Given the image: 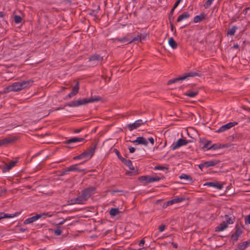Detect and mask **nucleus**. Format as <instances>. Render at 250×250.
I'll return each mask as SVG.
<instances>
[{
  "label": "nucleus",
  "mask_w": 250,
  "mask_h": 250,
  "mask_svg": "<svg viewBox=\"0 0 250 250\" xmlns=\"http://www.w3.org/2000/svg\"><path fill=\"white\" fill-rule=\"evenodd\" d=\"M225 218L226 219V221H224L225 223H227V225L229 224H232L234 223V221L235 220V217L234 216H229L228 215H225Z\"/></svg>",
  "instance_id": "cd10ccee"
},
{
  "label": "nucleus",
  "mask_w": 250,
  "mask_h": 250,
  "mask_svg": "<svg viewBox=\"0 0 250 250\" xmlns=\"http://www.w3.org/2000/svg\"><path fill=\"white\" fill-rule=\"evenodd\" d=\"M64 108V107H59L56 109H54L52 110V111L58 110L63 109Z\"/></svg>",
  "instance_id": "69168bd1"
},
{
  "label": "nucleus",
  "mask_w": 250,
  "mask_h": 250,
  "mask_svg": "<svg viewBox=\"0 0 250 250\" xmlns=\"http://www.w3.org/2000/svg\"><path fill=\"white\" fill-rule=\"evenodd\" d=\"M175 9V8H174V7H173V8L171 9V11H170V13H169V15H171H171H173V12H174V11Z\"/></svg>",
  "instance_id": "052dcab7"
},
{
  "label": "nucleus",
  "mask_w": 250,
  "mask_h": 250,
  "mask_svg": "<svg viewBox=\"0 0 250 250\" xmlns=\"http://www.w3.org/2000/svg\"><path fill=\"white\" fill-rule=\"evenodd\" d=\"M245 223L246 225L250 224V214L245 217Z\"/></svg>",
  "instance_id": "37998d69"
},
{
  "label": "nucleus",
  "mask_w": 250,
  "mask_h": 250,
  "mask_svg": "<svg viewBox=\"0 0 250 250\" xmlns=\"http://www.w3.org/2000/svg\"><path fill=\"white\" fill-rule=\"evenodd\" d=\"M20 214V212H16L13 214H6L4 212L0 213V220L6 218H12Z\"/></svg>",
  "instance_id": "6ab92c4d"
},
{
  "label": "nucleus",
  "mask_w": 250,
  "mask_h": 250,
  "mask_svg": "<svg viewBox=\"0 0 250 250\" xmlns=\"http://www.w3.org/2000/svg\"><path fill=\"white\" fill-rule=\"evenodd\" d=\"M190 16V15L188 12H184L180 15L177 19V22H179L181 21L182 20L188 19Z\"/></svg>",
  "instance_id": "a878e982"
},
{
  "label": "nucleus",
  "mask_w": 250,
  "mask_h": 250,
  "mask_svg": "<svg viewBox=\"0 0 250 250\" xmlns=\"http://www.w3.org/2000/svg\"><path fill=\"white\" fill-rule=\"evenodd\" d=\"M249 246H250V240L239 244L237 248L238 250H244Z\"/></svg>",
  "instance_id": "4be33fe9"
},
{
  "label": "nucleus",
  "mask_w": 250,
  "mask_h": 250,
  "mask_svg": "<svg viewBox=\"0 0 250 250\" xmlns=\"http://www.w3.org/2000/svg\"><path fill=\"white\" fill-rule=\"evenodd\" d=\"M166 229V226L163 225L159 227V230L160 232H163Z\"/></svg>",
  "instance_id": "c03bdc74"
},
{
  "label": "nucleus",
  "mask_w": 250,
  "mask_h": 250,
  "mask_svg": "<svg viewBox=\"0 0 250 250\" xmlns=\"http://www.w3.org/2000/svg\"><path fill=\"white\" fill-rule=\"evenodd\" d=\"M103 60V57L98 54H93L90 56L88 58L89 62H93V65H97L99 62H102Z\"/></svg>",
  "instance_id": "9b49d317"
},
{
  "label": "nucleus",
  "mask_w": 250,
  "mask_h": 250,
  "mask_svg": "<svg viewBox=\"0 0 250 250\" xmlns=\"http://www.w3.org/2000/svg\"><path fill=\"white\" fill-rule=\"evenodd\" d=\"M147 122V121H145L143 122V121L141 119L138 120L136 121L134 123L132 124H129L127 125L128 128L130 131H132L134 129H135L139 127L140 125H144Z\"/></svg>",
  "instance_id": "f8f14e48"
},
{
  "label": "nucleus",
  "mask_w": 250,
  "mask_h": 250,
  "mask_svg": "<svg viewBox=\"0 0 250 250\" xmlns=\"http://www.w3.org/2000/svg\"><path fill=\"white\" fill-rule=\"evenodd\" d=\"M132 143L138 145H143L144 146H147V141L143 137H138L136 140L131 141Z\"/></svg>",
  "instance_id": "f3484780"
},
{
  "label": "nucleus",
  "mask_w": 250,
  "mask_h": 250,
  "mask_svg": "<svg viewBox=\"0 0 250 250\" xmlns=\"http://www.w3.org/2000/svg\"><path fill=\"white\" fill-rule=\"evenodd\" d=\"M27 230V229H25V228H21L20 229V231L21 232H24V231H25Z\"/></svg>",
  "instance_id": "e2e57ef3"
},
{
  "label": "nucleus",
  "mask_w": 250,
  "mask_h": 250,
  "mask_svg": "<svg viewBox=\"0 0 250 250\" xmlns=\"http://www.w3.org/2000/svg\"><path fill=\"white\" fill-rule=\"evenodd\" d=\"M33 83V81L31 80L15 82L12 84L7 86L6 88V90L7 92L20 91L31 85Z\"/></svg>",
  "instance_id": "f257e3e1"
},
{
  "label": "nucleus",
  "mask_w": 250,
  "mask_h": 250,
  "mask_svg": "<svg viewBox=\"0 0 250 250\" xmlns=\"http://www.w3.org/2000/svg\"><path fill=\"white\" fill-rule=\"evenodd\" d=\"M168 43L173 49H176L177 47V43L172 37L169 38Z\"/></svg>",
  "instance_id": "7c9ffc66"
},
{
  "label": "nucleus",
  "mask_w": 250,
  "mask_h": 250,
  "mask_svg": "<svg viewBox=\"0 0 250 250\" xmlns=\"http://www.w3.org/2000/svg\"><path fill=\"white\" fill-rule=\"evenodd\" d=\"M129 151L130 153H133L135 151V148L132 146H129L128 147Z\"/></svg>",
  "instance_id": "de8ad7c7"
},
{
  "label": "nucleus",
  "mask_w": 250,
  "mask_h": 250,
  "mask_svg": "<svg viewBox=\"0 0 250 250\" xmlns=\"http://www.w3.org/2000/svg\"><path fill=\"white\" fill-rule=\"evenodd\" d=\"M170 29H171V31H173L174 29V26L173 23H170Z\"/></svg>",
  "instance_id": "13d9d810"
},
{
  "label": "nucleus",
  "mask_w": 250,
  "mask_h": 250,
  "mask_svg": "<svg viewBox=\"0 0 250 250\" xmlns=\"http://www.w3.org/2000/svg\"><path fill=\"white\" fill-rule=\"evenodd\" d=\"M204 186L214 187L218 189H221L223 188V184L218 182H207L204 184Z\"/></svg>",
  "instance_id": "2eb2a0df"
},
{
  "label": "nucleus",
  "mask_w": 250,
  "mask_h": 250,
  "mask_svg": "<svg viewBox=\"0 0 250 250\" xmlns=\"http://www.w3.org/2000/svg\"><path fill=\"white\" fill-rule=\"evenodd\" d=\"M182 1V0H177L175 3H174V6L173 7H174V8H177V7L178 6V5L179 4V3H180V2Z\"/></svg>",
  "instance_id": "09e8293b"
},
{
  "label": "nucleus",
  "mask_w": 250,
  "mask_h": 250,
  "mask_svg": "<svg viewBox=\"0 0 250 250\" xmlns=\"http://www.w3.org/2000/svg\"><path fill=\"white\" fill-rule=\"evenodd\" d=\"M119 212V210L118 208H112L109 211V214L111 216H114L118 214Z\"/></svg>",
  "instance_id": "c9c22d12"
},
{
  "label": "nucleus",
  "mask_w": 250,
  "mask_h": 250,
  "mask_svg": "<svg viewBox=\"0 0 250 250\" xmlns=\"http://www.w3.org/2000/svg\"><path fill=\"white\" fill-rule=\"evenodd\" d=\"M22 21V18L20 16L15 15L14 16V21L16 23H19Z\"/></svg>",
  "instance_id": "58836bf2"
},
{
  "label": "nucleus",
  "mask_w": 250,
  "mask_h": 250,
  "mask_svg": "<svg viewBox=\"0 0 250 250\" xmlns=\"http://www.w3.org/2000/svg\"><path fill=\"white\" fill-rule=\"evenodd\" d=\"M16 139L14 138H4L0 140V146L14 142Z\"/></svg>",
  "instance_id": "412c9836"
},
{
  "label": "nucleus",
  "mask_w": 250,
  "mask_h": 250,
  "mask_svg": "<svg viewBox=\"0 0 250 250\" xmlns=\"http://www.w3.org/2000/svg\"><path fill=\"white\" fill-rule=\"evenodd\" d=\"M164 177H159L158 176L151 177L149 176H142L139 177L138 180L142 182H144L145 184H147L152 183L156 181H158L161 179H163Z\"/></svg>",
  "instance_id": "423d86ee"
},
{
  "label": "nucleus",
  "mask_w": 250,
  "mask_h": 250,
  "mask_svg": "<svg viewBox=\"0 0 250 250\" xmlns=\"http://www.w3.org/2000/svg\"><path fill=\"white\" fill-rule=\"evenodd\" d=\"M17 163V161H12L7 165L2 167V171L3 173L6 172L14 167L16 164Z\"/></svg>",
  "instance_id": "a211bd4d"
},
{
  "label": "nucleus",
  "mask_w": 250,
  "mask_h": 250,
  "mask_svg": "<svg viewBox=\"0 0 250 250\" xmlns=\"http://www.w3.org/2000/svg\"><path fill=\"white\" fill-rule=\"evenodd\" d=\"M97 143L93 144L87 150L81 153L82 159H86V161L90 159L95 153V150L97 147Z\"/></svg>",
  "instance_id": "20e7f679"
},
{
  "label": "nucleus",
  "mask_w": 250,
  "mask_h": 250,
  "mask_svg": "<svg viewBox=\"0 0 250 250\" xmlns=\"http://www.w3.org/2000/svg\"><path fill=\"white\" fill-rule=\"evenodd\" d=\"M0 190H1V192H5L6 191V189L4 188H1Z\"/></svg>",
  "instance_id": "774afa93"
},
{
  "label": "nucleus",
  "mask_w": 250,
  "mask_h": 250,
  "mask_svg": "<svg viewBox=\"0 0 250 250\" xmlns=\"http://www.w3.org/2000/svg\"><path fill=\"white\" fill-rule=\"evenodd\" d=\"M238 27L236 26H233L231 28L229 29L227 31V35L229 36H233L236 31L238 29Z\"/></svg>",
  "instance_id": "c756f323"
},
{
  "label": "nucleus",
  "mask_w": 250,
  "mask_h": 250,
  "mask_svg": "<svg viewBox=\"0 0 250 250\" xmlns=\"http://www.w3.org/2000/svg\"><path fill=\"white\" fill-rule=\"evenodd\" d=\"M239 47V45L238 44H235L233 45V46H232V48H234V49H237Z\"/></svg>",
  "instance_id": "680f3d73"
},
{
  "label": "nucleus",
  "mask_w": 250,
  "mask_h": 250,
  "mask_svg": "<svg viewBox=\"0 0 250 250\" xmlns=\"http://www.w3.org/2000/svg\"><path fill=\"white\" fill-rule=\"evenodd\" d=\"M62 231L59 227H57V228L54 230V233L56 235H60L62 234Z\"/></svg>",
  "instance_id": "79ce46f5"
},
{
  "label": "nucleus",
  "mask_w": 250,
  "mask_h": 250,
  "mask_svg": "<svg viewBox=\"0 0 250 250\" xmlns=\"http://www.w3.org/2000/svg\"><path fill=\"white\" fill-rule=\"evenodd\" d=\"M171 245H172L173 246V247L174 248H175V249L177 248V247H178V245H177V244H176V243H175L172 242V243H171Z\"/></svg>",
  "instance_id": "bf43d9fd"
},
{
  "label": "nucleus",
  "mask_w": 250,
  "mask_h": 250,
  "mask_svg": "<svg viewBox=\"0 0 250 250\" xmlns=\"http://www.w3.org/2000/svg\"><path fill=\"white\" fill-rule=\"evenodd\" d=\"M205 167V166L204 165V163H202V164H200V165H199V168H200L201 170H203V168L204 167Z\"/></svg>",
  "instance_id": "5fc2aeb1"
},
{
  "label": "nucleus",
  "mask_w": 250,
  "mask_h": 250,
  "mask_svg": "<svg viewBox=\"0 0 250 250\" xmlns=\"http://www.w3.org/2000/svg\"><path fill=\"white\" fill-rule=\"evenodd\" d=\"M68 171H67V167L62 171V175L66 174Z\"/></svg>",
  "instance_id": "0e129e2a"
},
{
  "label": "nucleus",
  "mask_w": 250,
  "mask_h": 250,
  "mask_svg": "<svg viewBox=\"0 0 250 250\" xmlns=\"http://www.w3.org/2000/svg\"><path fill=\"white\" fill-rule=\"evenodd\" d=\"M102 98L99 96H95L94 97H91L88 99L83 98L79 99L77 101H71L68 103L66 105L69 107H76L82 105H84L88 103H94L98 102L102 100Z\"/></svg>",
  "instance_id": "f03ea898"
},
{
  "label": "nucleus",
  "mask_w": 250,
  "mask_h": 250,
  "mask_svg": "<svg viewBox=\"0 0 250 250\" xmlns=\"http://www.w3.org/2000/svg\"><path fill=\"white\" fill-rule=\"evenodd\" d=\"M195 76H201V74H199L196 72H190L187 74H185L183 76L169 80L167 82V84L168 85H169L170 84L179 82V81H183L185 79H188L189 77H193Z\"/></svg>",
  "instance_id": "7ed1b4c3"
},
{
  "label": "nucleus",
  "mask_w": 250,
  "mask_h": 250,
  "mask_svg": "<svg viewBox=\"0 0 250 250\" xmlns=\"http://www.w3.org/2000/svg\"><path fill=\"white\" fill-rule=\"evenodd\" d=\"M210 147H211V149H212V150H216V149H218L223 148V147L222 146L221 144H212L211 146Z\"/></svg>",
  "instance_id": "4c0bfd02"
},
{
  "label": "nucleus",
  "mask_w": 250,
  "mask_h": 250,
  "mask_svg": "<svg viewBox=\"0 0 250 250\" xmlns=\"http://www.w3.org/2000/svg\"><path fill=\"white\" fill-rule=\"evenodd\" d=\"M142 40V34H140L137 37L133 38L131 40L128 42V43H131L135 41L141 42Z\"/></svg>",
  "instance_id": "e433bc0d"
},
{
  "label": "nucleus",
  "mask_w": 250,
  "mask_h": 250,
  "mask_svg": "<svg viewBox=\"0 0 250 250\" xmlns=\"http://www.w3.org/2000/svg\"><path fill=\"white\" fill-rule=\"evenodd\" d=\"M83 142V143L85 142L86 141L83 138H78L76 137H73L72 138H70L68 140H66L64 142V143L66 144H71L72 143H76V142Z\"/></svg>",
  "instance_id": "dca6fc26"
},
{
  "label": "nucleus",
  "mask_w": 250,
  "mask_h": 250,
  "mask_svg": "<svg viewBox=\"0 0 250 250\" xmlns=\"http://www.w3.org/2000/svg\"><path fill=\"white\" fill-rule=\"evenodd\" d=\"M145 240L144 239H142L139 242V246L140 247L143 246L144 245V244H145Z\"/></svg>",
  "instance_id": "603ef678"
},
{
  "label": "nucleus",
  "mask_w": 250,
  "mask_h": 250,
  "mask_svg": "<svg viewBox=\"0 0 250 250\" xmlns=\"http://www.w3.org/2000/svg\"><path fill=\"white\" fill-rule=\"evenodd\" d=\"M114 151L115 152V153H116V154L117 155L118 158H119V159L120 160V161H123V159H124V158H123L121 155V154L120 153V152L117 149H114Z\"/></svg>",
  "instance_id": "a19ab883"
},
{
  "label": "nucleus",
  "mask_w": 250,
  "mask_h": 250,
  "mask_svg": "<svg viewBox=\"0 0 250 250\" xmlns=\"http://www.w3.org/2000/svg\"><path fill=\"white\" fill-rule=\"evenodd\" d=\"M74 94L72 92H71L70 93H69L65 97V98H64L65 100L67 99H68V98H71L72 97H73L74 96Z\"/></svg>",
  "instance_id": "a18cd8bd"
},
{
  "label": "nucleus",
  "mask_w": 250,
  "mask_h": 250,
  "mask_svg": "<svg viewBox=\"0 0 250 250\" xmlns=\"http://www.w3.org/2000/svg\"><path fill=\"white\" fill-rule=\"evenodd\" d=\"M201 143L203 145L201 149L205 151L211 149L212 142L211 141L207 140L205 139L200 140Z\"/></svg>",
  "instance_id": "4468645a"
},
{
  "label": "nucleus",
  "mask_w": 250,
  "mask_h": 250,
  "mask_svg": "<svg viewBox=\"0 0 250 250\" xmlns=\"http://www.w3.org/2000/svg\"><path fill=\"white\" fill-rule=\"evenodd\" d=\"M206 15L204 13H201L200 15L196 16L194 18L193 22L195 23L200 22L205 19Z\"/></svg>",
  "instance_id": "393cba45"
},
{
  "label": "nucleus",
  "mask_w": 250,
  "mask_h": 250,
  "mask_svg": "<svg viewBox=\"0 0 250 250\" xmlns=\"http://www.w3.org/2000/svg\"><path fill=\"white\" fill-rule=\"evenodd\" d=\"M243 230L238 224L235 226V231L231 235V239L234 241H237L239 237L243 233Z\"/></svg>",
  "instance_id": "1a4fd4ad"
},
{
  "label": "nucleus",
  "mask_w": 250,
  "mask_h": 250,
  "mask_svg": "<svg viewBox=\"0 0 250 250\" xmlns=\"http://www.w3.org/2000/svg\"><path fill=\"white\" fill-rule=\"evenodd\" d=\"M174 17H173V15H169V16H168V20L169 21V24L171 23H173L172 21H173L174 20Z\"/></svg>",
  "instance_id": "8fccbe9b"
},
{
  "label": "nucleus",
  "mask_w": 250,
  "mask_h": 250,
  "mask_svg": "<svg viewBox=\"0 0 250 250\" xmlns=\"http://www.w3.org/2000/svg\"><path fill=\"white\" fill-rule=\"evenodd\" d=\"M250 10V7H247V8H246L245 9H244L243 10V12H242V13H243L244 15H246V14H247V12H248V11L249 10Z\"/></svg>",
  "instance_id": "3c124183"
},
{
  "label": "nucleus",
  "mask_w": 250,
  "mask_h": 250,
  "mask_svg": "<svg viewBox=\"0 0 250 250\" xmlns=\"http://www.w3.org/2000/svg\"><path fill=\"white\" fill-rule=\"evenodd\" d=\"M52 216V215L50 214L49 212H43L41 214H37L35 216H33L31 217L25 219L23 222V224L24 225H27L28 224L33 223L42 217H43V218H45L46 216L51 217Z\"/></svg>",
  "instance_id": "39448f33"
},
{
  "label": "nucleus",
  "mask_w": 250,
  "mask_h": 250,
  "mask_svg": "<svg viewBox=\"0 0 250 250\" xmlns=\"http://www.w3.org/2000/svg\"><path fill=\"white\" fill-rule=\"evenodd\" d=\"M219 163V161L212 160L204 162L205 167L214 166Z\"/></svg>",
  "instance_id": "c85d7f7f"
},
{
  "label": "nucleus",
  "mask_w": 250,
  "mask_h": 250,
  "mask_svg": "<svg viewBox=\"0 0 250 250\" xmlns=\"http://www.w3.org/2000/svg\"><path fill=\"white\" fill-rule=\"evenodd\" d=\"M198 94V91L195 90L193 91H188L185 93V95L190 97H194Z\"/></svg>",
  "instance_id": "72a5a7b5"
},
{
  "label": "nucleus",
  "mask_w": 250,
  "mask_h": 250,
  "mask_svg": "<svg viewBox=\"0 0 250 250\" xmlns=\"http://www.w3.org/2000/svg\"><path fill=\"white\" fill-rule=\"evenodd\" d=\"M65 220H63V221H61V222H59V223L58 224V225H62V224H64V223L65 222Z\"/></svg>",
  "instance_id": "338daca9"
},
{
  "label": "nucleus",
  "mask_w": 250,
  "mask_h": 250,
  "mask_svg": "<svg viewBox=\"0 0 250 250\" xmlns=\"http://www.w3.org/2000/svg\"><path fill=\"white\" fill-rule=\"evenodd\" d=\"M114 40H115V41H116L119 42H123V43H125V42H127L128 43V42L130 41V40L129 39H128L126 37H125L123 38H116Z\"/></svg>",
  "instance_id": "f704fd0d"
},
{
  "label": "nucleus",
  "mask_w": 250,
  "mask_h": 250,
  "mask_svg": "<svg viewBox=\"0 0 250 250\" xmlns=\"http://www.w3.org/2000/svg\"><path fill=\"white\" fill-rule=\"evenodd\" d=\"M154 170H168V167H164L162 166H157L154 167Z\"/></svg>",
  "instance_id": "ea45409f"
},
{
  "label": "nucleus",
  "mask_w": 250,
  "mask_h": 250,
  "mask_svg": "<svg viewBox=\"0 0 250 250\" xmlns=\"http://www.w3.org/2000/svg\"><path fill=\"white\" fill-rule=\"evenodd\" d=\"M172 204H168V201H167V202L165 203L163 205V208H167V206H169V205H172Z\"/></svg>",
  "instance_id": "4d7b16f0"
},
{
  "label": "nucleus",
  "mask_w": 250,
  "mask_h": 250,
  "mask_svg": "<svg viewBox=\"0 0 250 250\" xmlns=\"http://www.w3.org/2000/svg\"><path fill=\"white\" fill-rule=\"evenodd\" d=\"M237 124V123L236 122H229L221 126L216 131V132L220 133L224 132L225 131L231 128Z\"/></svg>",
  "instance_id": "ddd939ff"
},
{
  "label": "nucleus",
  "mask_w": 250,
  "mask_h": 250,
  "mask_svg": "<svg viewBox=\"0 0 250 250\" xmlns=\"http://www.w3.org/2000/svg\"><path fill=\"white\" fill-rule=\"evenodd\" d=\"M179 178L181 179H184L187 181H188L189 182H191L192 181V179L191 177L189 175L185 174H182L179 176Z\"/></svg>",
  "instance_id": "473e14b6"
},
{
  "label": "nucleus",
  "mask_w": 250,
  "mask_h": 250,
  "mask_svg": "<svg viewBox=\"0 0 250 250\" xmlns=\"http://www.w3.org/2000/svg\"><path fill=\"white\" fill-rule=\"evenodd\" d=\"M96 188L95 187H88L82 191V194L87 200L92 195L95 193Z\"/></svg>",
  "instance_id": "0eeeda50"
},
{
  "label": "nucleus",
  "mask_w": 250,
  "mask_h": 250,
  "mask_svg": "<svg viewBox=\"0 0 250 250\" xmlns=\"http://www.w3.org/2000/svg\"><path fill=\"white\" fill-rule=\"evenodd\" d=\"M83 162H82L79 164H76L74 165H71L70 167H67V171H82V170L80 168L77 167V166L79 165H81L83 164Z\"/></svg>",
  "instance_id": "5701e85b"
},
{
  "label": "nucleus",
  "mask_w": 250,
  "mask_h": 250,
  "mask_svg": "<svg viewBox=\"0 0 250 250\" xmlns=\"http://www.w3.org/2000/svg\"><path fill=\"white\" fill-rule=\"evenodd\" d=\"M122 162L124 163L126 167H128V168L130 170H134V167L132 165V163L131 160H126L125 158L122 161Z\"/></svg>",
  "instance_id": "bb28decb"
},
{
  "label": "nucleus",
  "mask_w": 250,
  "mask_h": 250,
  "mask_svg": "<svg viewBox=\"0 0 250 250\" xmlns=\"http://www.w3.org/2000/svg\"><path fill=\"white\" fill-rule=\"evenodd\" d=\"M80 159H83L81 154L73 157V160H80Z\"/></svg>",
  "instance_id": "49530a36"
},
{
  "label": "nucleus",
  "mask_w": 250,
  "mask_h": 250,
  "mask_svg": "<svg viewBox=\"0 0 250 250\" xmlns=\"http://www.w3.org/2000/svg\"><path fill=\"white\" fill-rule=\"evenodd\" d=\"M227 223H225V222H222L219 226L215 228V231L216 232H220L228 228Z\"/></svg>",
  "instance_id": "aec40b11"
},
{
  "label": "nucleus",
  "mask_w": 250,
  "mask_h": 250,
  "mask_svg": "<svg viewBox=\"0 0 250 250\" xmlns=\"http://www.w3.org/2000/svg\"><path fill=\"white\" fill-rule=\"evenodd\" d=\"M188 143V141L184 139L180 138L178 139L176 142L173 143L172 144L171 148L172 150H175L183 146L186 145Z\"/></svg>",
  "instance_id": "9d476101"
},
{
  "label": "nucleus",
  "mask_w": 250,
  "mask_h": 250,
  "mask_svg": "<svg viewBox=\"0 0 250 250\" xmlns=\"http://www.w3.org/2000/svg\"><path fill=\"white\" fill-rule=\"evenodd\" d=\"M79 82L77 81L72 88V92L76 95L79 92Z\"/></svg>",
  "instance_id": "2f4dec72"
},
{
  "label": "nucleus",
  "mask_w": 250,
  "mask_h": 250,
  "mask_svg": "<svg viewBox=\"0 0 250 250\" xmlns=\"http://www.w3.org/2000/svg\"><path fill=\"white\" fill-rule=\"evenodd\" d=\"M82 130V128L75 129L73 131L75 133H79Z\"/></svg>",
  "instance_id": "6e6d98bb"
},
{
  "label": "nucleus",
  "mask_w": 250,
  "mask_h": 250,
  "mask_svg": "<svg viewBox=\"0 0 250 250\" xmlns=\"http://www.w3.org/2000/svg\"><path fill=\"white\" fill-rule=\"evenodd\" d=\"M87 201L86 199L81 194L75 198L72 199L68 201L69 205L83 204Z\"/></svg>",
  "instance_id": "6e6552de"
},
{
  "label": "nucleus",
  "mask_w": 250,
  "mask_h": 250,
  "mask_svg": "<svg viewBox=\"0 0 250 250\" xmlns=\"http://www.w3.org/2000/svg\"><path fill=\"white\" fill-rule=\"evenodd\" d=\"M148 141L150 142V143L153 145L154 144V139L152 137H150L148 138Z\"/></svg>",
  "instance_id": "864d4df0"
},
{
  "label": "nucleus",
  "mask_w": 250,
  "mask_h": 250,
  "mask_svg": "<svg viewBox=\"0 0 250 250\" xmlns=\"http://www.w3.org/2000/svg\"><path fill=\"white\" fill-rule=\"evenodd\" d=\"M185 198L183 197H175V198L168 201V204H174L178 203L181 202L183 201H184Z\"/></svg>",
  "instance_id": "b1692460"
}]
</instances>
